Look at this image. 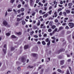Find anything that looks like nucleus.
Returning a JSON list of instances; mask_svg holds the SVG:
<instances>
[{"mask_svg": "<svg viewBox=\"0 0 74 74\" xmlns=\"http://www.w3.org/2000/svg\"><path fill=\"white\" fill-rule=\"evenodd\" d=\"M42 44L43 45H46V43H45V41H43L42 42Z\"/></svg>", "mask_w": 74, "mask_h": 74, "instance_id": "obj_13", "label": "nucleus"}, {"mask_svg": "<svg viewBox=\"0 0 74 74\" xmlns=\"http://www.w3.org/2000/svg\"><path fill=\"white\" fill-rule=\"evenodd\" d=\"M47 5H48V3H47L45 4L44 6L45 7H46V6H47Z\"/></svg>", "mask_w": 74, "mask_h": 74, "instance_id": "obj_45", "label": "nucleus"}, {"mask_svg": "<svg viewBox=\"0 0 74 74\" xmlns=\"http://www.w3.org/2000/svg\"><path fill=\"white\" fill-rule=\"evenodd\" d=\"M58 6H59L60 7H63V5H59Z\"/></svg>", "mask_w": 74, "mask_h": 74, "instance_id": "obj_53", "label": "nucleus"}, {"mask_svg": "<svg viewBox=\"0 0 74 74\" xmlns=\"http://www.w3.org/2000/svg\"><path fill=\"white\" fill-rule=\"evenodd\" d=\"M68 25L70 28H73L74 27V24L73 23H69Z\"/></svg>", "mask_w": 74, "mask_h": 74, "instance_id": "obj_1", "label": "nucleus"}, {"mask_svg": "<svg viewBox=\"0 0 74 74\" xmlns=\"http://www.w3.org/2000/svg\"><path fill=\"white\" fill-rule=\"evenodd\" d=\"M72 5H73L72 3H69L68 4V5L69 6V8H71Z\"/></svg>", "mask_w": 74, "mask_h": 74, "instance_id": "obj_8", "label": "nucleus"}, {"mask_svg": "<svg viewBox=\"0 0 74 74\" xmlns=\"http://www.w3.org/2000/svg\"><path fill=\"white\" fill-rule=\"evenodd\" d=\"M72 21H73V20L71 19H70L69 20V22H72Z\"/></svg>", "mask_w": 74, "mask_h": 74, "instance_id": "obj_49", "label": "nucleus"}, {"mask_svg": "<svg viewBox=\"0 0 74 74\" xmlns=\"http://www.w3.org/2000/svg\"><path fill=\"white\" fill-rule=\"evenodd\" d=\"M59 15H62V12H60L59 13Z\"/></svg>", "mask_w": 74, "mask_h": 74, "instance_id": "obj_47", "label": "nucleus"}, {"mask_svg": "<svg viewBox=\"0 0 74 74\" xmlns=\"http://www.w3.org/2000/svg\"><path fill=\"white\" fill-rule=\"evenodd\" d=\"M33 74H38V72H34Z\"/></svg>", "mask_w": 74, "mask_h": 74, "instance_id": "obj_64", "label": "nucleus"}, {"mask_svg": "<svg viewBox=\"0 0 74 74\" xmlns=\"http://www.w3.org/2000/svg\"><path fill=\"white\" fill-rule=\"evenodd\" d=\"M67 34H70V33H71V32L69 31H68L67 32Z\"/></svg>", "mask_w": 74, "mask_h": 74, "instance_id": "obj_39", "label": "nucleus"}, {"mask_svg": "<svg viewBox=\"0 0 74 74\" xmlns=\"http://www.w3.org/2000/svg\"><path fill=\"white\" fill-rule=\"evenodd\" d=\"M52 8V6H50V7L49 8V10H51Z\"/></svg>", "mask_w": 74, "mask_h": 74, "instance_id": "obj_50", "label": "nucleus"}, {"mask_svg": "<svg viewBox=\"0 0 74 74\" xmlns=\"http://www.w3.org/2000/svg\"><path fill=\"white\" fill-rule=\"evenodd\" d=\"M21 61L22 62H23V63H24V62H26V60L25 59V57H23L22 58Z\"/></svg>", "mask_w": 74, "mask_h": 74, "instance_id": "obj_3", "label": "nucleus"}, {"mask_svg": "<svg viewBox=\"0 0 74 74\" xmlns=\"http://www.w3.org/2000/svg\"><path fill=\"white\" fill-rule=\"evenodd\" d=\"M28 48H29V45H25L24 47V49H28Z\"/></svg>", "mask_w": 74, "mask_h": 74, "instance_id": "obj_9", "label": "nucleus"}, {"mask_svg": "<svg viewBox=\"0 0 74 74\" xmlns=\"http://www.w3.org/2000/svg\"><path fill=\"white\" fill-rule=\"evenodd\" d=\"M48 32H52V29H49L48 30Z\"/></svg>", "mask_w": 74, "mask_h": 74, "instance_id": "obj_36", "label": "nucleus"}, {"mask_svg": "<svg viewBox=\"0 0 74 74\" xmlns=\"http://www.w3.org/2000/svg\"><path fill=\"white\" fill-rule=\"evenodd\" d=\"M32 56H34V57H36L37 56H38V55H37V54H35L34 53H32Z\"/></svg>", "mask_w": 74, "mask_h": 74, "instance_id": "obj_7", "label": "nucleus"}, {"mask_svg": "<svg viewBox=\"0 0 74 74\" xmlns=\"http://www.w3.org/2000/svg\"><path fill=\"white\" fill-rule=\"evenodd\" d=\"M17 69L18 70V71H19V70H21V68L19 67Z\"/></svg>", "mask_w": 74, "mask_h": 74, "instance_id": "obj_46", "label": "nucleus"}, {"mask_svg": "<svg viewBox=\"0 0 74 74\" xmlns=\"http://www.w3.org/2000/svg\"><path fill=\"white\" fill-rule=\"evenodd\" d=\"M66 74H70V73H69V70H67Z\"/></svg>", "mask_w": 74, "mask_h": 74, "instance_id": "obj_42", "label": "nucleus"}, {"mask_svg": "<svg viewBox=\"0 0 74 74\" xmlns=\"http://www.w3.org/2000/svg\"><path fill=\"white\" fill-rule=\"evenodd\" d=\"M15 49V48L13 47H11V51H14Z\"/></svg>", "mask_w": 74, "mask_h": 74, "instance_id": "obj_24", "label": "nucleus"}, {"mask_svg": "<svg viewBox=\"0 0 74 74\" xmlns=\"http://www.w3.org/2000/svg\"><path fill=\"white\" fill-rule=\"evenodd\" d=\"M56 27V26L55 25H52L51 26V28L52 29H54Z\"/></svg>", "mask_w": 74, "mask_h": 74, "instance_id": "obj_17", "label": "nucleus"}, {"mask_svg": "<svg viewBox=\"0 0 74 74\" xmlns=\"http://www.w3.org/2000/svg\"><path fill=\"white\" fill-rule=\"evenodd\" d=\"M69 67V70H70V72H71V74H73V73H71V67L70 66Z\"/></svg>", "mask_w": 74, "mask_h": 74, "instance_id": "obj_35", "label": "nucleus"}, {"mask_svg": "<svg viewBox=\"0 0 74 74\" xmlns=\"http://www.w3.org/2000/svg\"><path fill=\"white\" fill-rule=\"evenodd\" d=\"M63 14L64 15V16H66L67 15L66 13V12H63Z\"/></svg>", "mask_w": 74, "mask_h": 74, "instance_id": "obj_23", "label": "nucleus"}, {"mask_svg": "<svg viewBox=\"0 0 74 74\" xmlns=\"http://www.w3.org/2000/svg\"><path fill=\"white\" fill-rule=\"evenodd\" d=\"M66 23H64L62 24V25L65 26V25H66Z\"/></svg>", "mask_w": 74, "mask_h": 74, "instance_id": "obj_48", "label": "nucleus"}, {"mask_svg": "<svg viewBox=\"0 0 74 74\" xmlns=\"http://www.w3.org/2000/svg\"><path fill=\"white\" fill-rule=\"evenodd\" d=\"M21 7V5L19 4H18V6H17V7L18 8H20Z\"/></svg>", "mask_w": 74, "mask_h": 74, "instance_id": "obj_32", "label": "nucleus"}, {"mask_svg": "<svg viewBox=\"0 0 74 74\" xmlns=\"http://www.w3.org/2000/svg\"><path fill=\"white\" fill-rule=\"evenodd\" d=\"M62 8H59L58 10V12H59V11H62Z\"/></svg>", "mask_w": 74, "mask_h": 74, "instance_id": "obj_31", "label": "nucleus"}, {"mask_svg": "<svg viewBox=\"0 0 74 74\" xmlns=\"http://www.w3.org/2000/svg\"><path fill=\"white\" fill-rule=\"evenodd\" d=\"M66 12H67V14H70V10H66Z\"/></svg>", "mask_w": 74, "mask_h": 74, "instance_id": "obj_16", "label": "nucleus"}, {"mask_svg": "<svg viewBox=\"0 0 74 74\" xmlns=\"http://www.w3.org/2000/svg\"><path fill=\"white\" fill-rule=\"evenodd\" d=\"M57 30H58V29L57 28H56L54 30V31L55 32H57Z\"/></svg>", "mask_w": 74, "mask_h": 74, "instance_id": "obj_54", "label": "nucleus"}, {"mask_svg": "<svg viewBox=\"0 0 74 74\" xmlns=\"http://www.w3.org/2000/svg\"><path fill=\"white\" fill-rule=\"evenodd\" d=\"M40 1V0H36V3H38V2Z\"/></svg>", "mask_w": 74, "mask_h": 74, "instance_id": "obj_40", "label": "nucleus"}, {"mask_svg": "<svg viewBox=\"0 0 74 74\" xmlns=\"http://www.w3.org/2000/svg\"><path fill=\"white\" fill-rule=\"evenodd\" d=\"M35 15V13L34 12L32 14V16H34V15Z\"/></svg>", "mask_w": 74, "mask_h": 74, "instance_id": "obj_57", "label": "nucleus"}, {"mask_svg": "<svg viewBox=\"0 0 74 74\" xmlns=\"http://www.w3.org/2000/svg\"><path fill=\"white\" fill-rule=\"evenodd\" d=\"M64 51H65V49H61L59 51V52H64Z\"/></svg>", "mask_w": 74, "mask_h": 74, "instance_id": "obj_11", "label": "nucleus"}, {"mask_svg": "<svg viewBox=\"0 0 74 74\" xmlns=\"http://www.w3.org/2000/svg\"><path fill=\"white\" fill-rule=\"evenodd\" d=\"M65 28L66 29H69V27H68V26H66Z\"/></svg>", "mask_w": 74, "mask_h": 74, "instance_id": "obj_52", "label": "nucleus"}, {"mask_svg": "<svg viewBox=\"0 0 74 74\" xmlns=\"http://www.w3.org/2000/svg\"><path fill=\"white\" fill-rule=\"evenodd\" d=\"M51 38H52V39H53V40H55V38L54 37H52Z\"/></svg>", "mask_w": 74, "mask_h": 74, "instance_id": "obj_56", "label": "nucleus"}, {"mask_svg": "<svg viewBox=\"0 0 74 74\" xmlns=\"http://www.w3.org/2000/svg\"><path fill=\"white\" fill-rule=\"evenodd\" d=\"M34 37H35V38H38V36L35 35H34Z\"/></svg>", "mask_w": 74, "mask_h": 74, "instance_id": "obj_43", "label": "nucleus"}, {"mask_svg": "<svg viewBox=\"0 0 74 74\" xmlns=\"http://www.w3.org/2000/svg\"><path fill=\"white\" fill-rule=\"evenodd\" d=\"M40 26H41V27H40L41 29H42V28L43 29H45V26H44L43 24H41Z\"/></svg>", "mask_w": 74, "mask_h": 74, "instance_id": "obj_5", "label": "nucleus"}, {"mask_svg": "<svg viewBox=\"0 0 74 74\" xmlns=\"http://www.w3.org/2000/svg\"><path fill=\"white\" fill-rule=\"evenodd\" d=\"M3 24L5 26H7V25H8V23H7L5 21H4L3 22Z\"/></svg>", "mask_w": 74, "mask_h": 74, "instance_id": "obj_4", "label": "nucleus"}, {"mask_svg": "<svg viewBox=\"0 0 74 74\" xmlns=\"http://www.w3.org/2000/svg\"><path fill=\"white\" fill-rule=\"evenodd\" d=\"M7 46V45L5 44L4 46V48H5V49H3V51L5 54L6 53V52L7 51V47H6Z\"/></svg>", "mask_w": 74, "mask_h": 74, "instance_id": "obj_2", "label": "nucleus"}, {"mask_svg": "<svg viewBox=\"0 0 74 74\" xmlns=\"http://www.w3.org/2000/svg\"><path fill=\"white\" fill-rule=\"evenodd\" d=\"M46 42H49V38H47V39L45 40Z\"/></svg>", "mask_w": 74, "mask_h": 74, "instance_id": "obj_25", "label": "nucleus"}, {"mask_svg": "<svg viewBox=\"0 0 74 74\" xmlns=\"http://www.w3.org/2000/svg\"><path fill=\"white\" fill-rule=\"evenodd\" d=\"M52 10H51L50 11H49L48 13L49 14V15H51V14H52Z\"/></svg>", "mask_w": 74, "mask_h": 74, "instance_id": "obj_19", "label": "nucleus"}, {"mask_svg": "<svg viewBox=\"0 0 74 74\" xmlns=\"http://www.w3.org/2000/svg\"><path fill=\"white\" fill-rule=\"evenodd\" d=\"M37 44H41V42L40 41H38L37 42Z\"/></svg>", "mask_w": 74, "mask_h": 74, "instance_id": "obj_41", "label": "nucleus"}, {"mask_svg": "<svg viewBox=\"0 0 74 74\" xmlns=\"http://www.w3.org/2000/svg\"><path fill=\"white\" fill-rule=\"evenodd\" d=\"M19 24V23H16V26H17Z\"/></svg>", "mask_w": 74, "mask_h": 74, "instance_id": "obj_60", "label": "nucleus"}, {"mask_svg": "<svg viewBox=\"0 0 74 74\" xmlns=\"http://www.w3.org/2000/svg\"><path fill=\"white\" fill-rule=\"evenodd\" d=\"M48 16V14H46L44 15V16H45V18H47Z\"/></svg>", "mask_w": 74, "mask_h": 74, "instance_id": "obj_21", "label": "nucleus"}, {"mask_svg": "<svg viewBox=\"0 0 74 74\" xmlns=\"http://www.w3.org/2000/svg\"><path fill=\"white\" fill-rule=\"evenodd\" d=\"M22 25H24L26 23V22L25 21H22Z\"/></svg>", "mask_w": 74, "mask_h": 74, "instance_id": "obj_15", "label": "nucleus"}, {"mask_svg": "<svg viewBox=\"0 0 74 74\" xmlns=\"http://www.w3.org/2000/svg\"><path fill=\"white\" fill-rule=\"evenodd\" d=\"M14 1H15V0H11L10 1L11 3H13L14 2Z\"/></svg>", "mask_w": 74, "mask_h": 74, "instance_id": "obj_34", "label": "nucleus"}, {"mask_svg": "<svg viewBox=\"0 0 74 74\" xmlns=\"http://www.w3.org/2000/svg\"><path fill=\"white\" fill-rule=\"evenodd\" d=\"M34 34V31H32V32H30V34L31 36L32 35H33V34Z\"/></svg>", "mask_w": 74, "mask_h": 74, "instance_id": "obj_27", "label": "nucleus"}, {"mask_svg": "<svg viewBox=\"0 0 74 74\" xmlns=\"http://www.w3.org/2000/svg\"><path fill=\"white\" fill-rule=\"evenodd\" d=\"M33 29H37V27H36V26H34V27Z\"/></svg>", "mask_w": 74, "mask_h": 74, "instance_id": "obj_26", "label": "nucleus"}, {"mask_svg": "<svg viewBox=\"0 0 74 74\" xmlns=\"http://www.w3.org/2000/svg\"><path fill=\"white\" fill-rule=\"evenodd\" d=\"M51 43V42L50 41H49L48 43H47V45H48V46H49L50 45V44Z\"/></svg>", "mask_w": 74, "mask_h": 74, "instance_id": "obj_29", "label": "nucleus"}, {"mask_svg": "<svg viewBox=\"0 0 74 74\" xmlns=\"http://www.w3.org/2000/svg\"><path fill=\"white\" fill-rule=\"evenodd\" d=\"M68 62H71V59H68Z\"/></svg>", "mask_w": 74, "mask_h": 74, "instance_id": "obj_58", "label": "nucleus"}, {"mask_svg": "<svg viewBox=\"0 0 74 74\" xmlns=\"http://www.w3.org/2000/svg\"><path fill=\"white\" fill-rule=\"evenodd\" d=\"M10 34L9 33H6V35L7 36H10Z\"/></svg>", "mask_w": 74, "mask_h": 74, "instance_id": "obj_22", "label": "nucleus"}, {"mask_svg": "<svg viewBox=\"0 0 74 74\" xmlns=\"http://www.w3.org/2000/svg\"><path fill=\"white\" fill-rule=\"evenodd\" d=\"M47 36V34H44L43 36H44V37H46V36Z\"/></svg>", "mask_w": 74, "mask_h": 74, "instance_id": "obj_62", "label": "nucleus"}, {"mask_svg": "<svg viewBox=\"0 0 74 74\" xmlns=\"http://www.w3.org/2000/svg\"><path fill=\"white\" fill-rule=\"evenodd\" d=\"M60 64L61 65H63V64L64 63V60H63L60 61Z\"/></svg>", "mask_w": 74, "mask_h": 74, "instance_id": "obj_6", "label": "nucleus"}, {"mask_svg": "<svg viewBox=\"0 0 74 74\" xmlns=\"http://www.w3.org/2000/svg\"><path fill=\"white\" fill-rule=\"evenodd\" d=\"M25 2L24 1H23L22 2V4L23 5H24V4H25Z\"/></svg>", "mask_w": 74, "mask_h": 74, "instance_id": "obj_51", "label": "nucleus"}, {"mask_svg": "<svg viewBox=\"0 0 74 74\" xmlns=\"http://www.w3.org/2000/svg\"><path fill=\"white\" fill-rule=\"evenodd\" d=\"M44 9L45 11H46V10H47V8L46 7H45L44 8Z\"/></svg>", "mask_w": 74, "mask_h": 74, "instance_id": "obj_44", "label": "nucleus"}, {"mask_svg": "<svg viewBox=\"0 0 74 74\" xmlns=\"http://www.w3.org/2000/svg\"><path fill=\"white\" fill-rule=\"evenodd\" d=\"M24 14H25L23 12H22L21 14V15H22V16L24 15Z\"/></svg>", "mask_w": 74, "mask_h": 74, "instance_id": "obj_63", "label": "nucleus"}, {"mask_svg": "<svg viewBox=\"0 0 74 74\" xmlns=\"http://www.w3.org/2000/svg\"><path fill=\"white\" fill-rule=\"evenodd\" d=\"M42 3H45V0H43Z\"/></svg>", "mask_w": 74, "mask_h": 74, "instance_id": "obj_55", "label": "nucleus"}, {"mask_svg": "<svg viewBox=\"0 0 74 74\" xmlns=\"http://www.w3.org/2000/svg\"><path fill=\"white\" fill-rule=\"evenodd\" d=\"M55 22L56 23H57V22H58V20L57 19H56L55 20Z\"/></svg>", "mask_w": 74, "mask_h": 74, "instance_id": "obj_38", "label": "nucleus"}, {"mask_svg": "<svg viewBox=\"0 0 74 74\" xmlns=\"http://www.w3.org/2000/svg\"><path fill=\"white\" fill-rule=\"evenodd\" d=\"M38 22L37 24V26H40V21L39 20H38Z\"/></svg>", "mask_w": 74, "mask_h": 74, "instance_id": "obj_12", "label": "nucleus"}, {"mask_svg": "<svg viewBox=\"0 0 74 74\" xmlns=\"http://www.w3.org/2000/svg\"><path fill=\"white\" fill-rule=\"evenodd\" d=\"M22 20V19L19 18H17V22H19V21H21Z\"/></svg>", "mask_w": 74, "mask_h": 74, "instance_id": "obj_14", "label": "nucleus"}, {"mask_svg": "<svg viewBox=\"0 0 74 74\" xmlns=\"http://www.w3.org/2000/svg\"><path fill=\"white\" fill-rule=\"evenodd\" d=\"M33 66H32L30 65H29L27 67V69H29V68H33Z\"/></svg>", "mask_w": 74, "mask_h": 74, "instance_id": "obj_30", "label": "nucleus"}, {"mask_svg": "<svg viewBox=\"0 0 74 74\" xmlns=\"http://www.w3.org/2000/svg\"><path fill=\"white\" fill-rule=\"evenodd\" d=\"M16 34H18V35H21V32H19L18 33H16Z\"/></svg>", "mask_w": 74, "mask_h": 74, "instance_id": "obj_33", "label": "nucleus"}, {"mask_svg": "<svg viewBox=\"0 0 74 74\" xmlns=\"http://www.w3.org/2000/svg\"><path fill=\"white\" fill-rule=\"evenodd\" d=\"M33 0H30V4L31 6H32L33 5Z\"/></svg>", "mask_w": 74, "mask_h": 74, "instance_id": "obj_10", "label": "nucleus"}, {"mask_svg": "<svg viewBox=\"0 0 74 74\" xmlns=\"http://www.w3.org/2000/svg\"><path fill=\"white\" fill-rule=\"evenodd\" d=\"M58 71L60 73H61V72H62V71L60 69H58Z\"/></svg>", "mask_w": 74, "mask_h": 74, "instance_id": "obj_37", "label": "nucleus"}, {"mask_svg": "<svg viewBox=\"0 0 74 74\" xmlns=\"http://www.w3.org/2000/svg\"><path fill=\"white\" fill-rule=\"evenodd\" d=\"M24 10H25V9H24V8H22L21 9V12H23V11H24Z\"/></svg>", "mask_w": 74, "mask_h": 74, "instance_id": "obj_28", "label": "nucleus"}, {"mask_svg": "<svg viewBox=\"0 0 74 74\" xmlns=\"http://www.w3.org/2000/svg\"><path fill=\"white\" fill-rule=\"evenodd\" d=\"M60 4H63V1H61L60 2Z\"/></svg>", "mask_w": 74, "mask_h": 74, "instance_id": "obj_61", "label": "nucleus"}, {"mask_svg": "<svg viewBox=\"0 0 74 74\" xmlns=\"http://www.w3.org/2000/svg\"><path fill=\"white\" fill-rule=\"evenodd\" d=\"M59 30H62V29H63V27L61 26V27H60L59 28Z\"/></svg>", "mask_w": 74, "mask_h": 74, "instance_id": "obj_18", "label": "nucleus"}, {"mask_svg": "<svg viewBox=\"0 0 74 74\" xmlns=\"http://www.w3.org/2000/svg\"><path fill=\"white\" fill-rule=\"evenodd\" d=\"M42 10H40L39 11V13H40V14H41L42 13Z\"/></svg>", "mask_w": 74, "mask_h": 74, "instance_id": "obj_59", "label": "nucleus"}, {"mask_svg": "<svg viewBox=\"0 0 74 74\" xmlns=\"http://www.w3.org/2000/svg\"><path fill=\"white\" fill-rule=\"evenodd\" d=\"M11 37L12 38H16V36L14 35H12L11 36Z\"/></svg>", "mask_w": 74, "mask_h": 74, "instance_id": "obj_20", "label": "nucleus"}]
</instances>
